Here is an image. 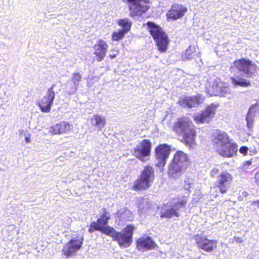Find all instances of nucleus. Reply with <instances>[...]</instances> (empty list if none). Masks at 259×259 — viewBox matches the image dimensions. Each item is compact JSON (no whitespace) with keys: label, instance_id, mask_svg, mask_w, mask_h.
I'll use <instances>...</instances> for the list:
<instances>
[{"label":"nucleus","instance_id":"nucleus-18","mask_svg":"<svg viewBox=\"0 0 259 259\" xmlns=\"http://www.w3.org/2000/svg\"><path fill=\"white\" fill-rule=\"evenodd\" d=\"M93 48L96 61H102L105 59L108 50V45L107 42L102 39H99Z\"/></svg>","mask_w":259,"mask_h":259},{"label":"nucleus","instance_id":"nucleus-32","mask_svg":"<svg viewBox=\"0 0 259 259\" xmlns=\"http://www.w3.org/2000/svg\"><path fill=\"white\" fill-rule=\"evenodd\" d=\"M126 34L124 30L119 29L117 31H114L111 34V39L113 41H119L123 39Z\"/></svg>","mask_w":259,"mask_h":259},{"label":"nucleus","instance_id":"nucleus-14","mask_svg":"<svg viewBox=\"0 0 259 259\" xmlns=\"http://www.w3.org/2000/svg\"><path fill=\"white\" fill-rule=\"evenodd\" d=\"M108 222V221L98 218L96 222H93L90 224L88 232L92 233L95 231H100L102 234L108 236L114 228L107 225Z\"/></svg>","mask_w":259,"mask_h":259},{"label":"nucleus","instance_id":"nucleus-7","mask_svg":"<svg viewBox=\"0 0 259 259\" xmlns=\"http://www.w3.org/2000/svg\"><path fill=\"white\" fill-rule=\"evenodd\" d=\"M152 144L149 139H143L133 148L132 155L140 161L145 162L149 159Z\"/></svg>","mask_w":259,"mask_h":259},{"label":"nucleus","instance_id":"nucleus-2","mask_svg":"<svg viewBox=\"0 0 259 259\" xmlns=\"http://www.w3.org/2000/svg\"><path fill=\"white\" fill-rule=\"evenodd\" d=\"M148 30L152 36L157 50L160 53L167 52L170 40L168 35L162 28L153 22L148 21L146 23Z\"/></svg>","mask_w":259,"mask_h":259},{"label":"nucleus","instance_id":"nucleus-19","mask_svg":"<svg viewBox=\"0 0 259 259\" xmlns=\"http://www.w3.org/2000/svg\"><path fill=\"white\" fill-rule=\"evenodd\" d=\"M216 152L221 156L230 158L235 155L237 152V145L230 140L227 144L215 149Z\"/></svg>","mask_w":259,"mask_h":259},{"label":"nucleus","instance_id":"nucleus-34","mask_svg":"<svg viewBox=\"0 0 259 259\" xmlns=\"http://www.w3.org/2000/svg\"><path fill=\"white\" fill-rule=\"evenodd\" d=\"M185 185L184 186V189L188 191L187 192V196L186 197H184V198H187L189 196L190 193V189L191 188V180L189 178H186L184 181Z\"/></svg>","mask_w":259,"mask_h":259},{"label":"nucleus","instance_id":"nucleus-20","mask_svg":"<svg viewBox=\"0 0 259 259\" xmlns=\"http://www.w3.org/2000/svg\"><path fill=\"white\" fill-rule=\"evenodd\" d=\"M187 202V198H184L182 200L178 201L174 205L167 209L163 213H161L160 217L161 218H171L173 217H179V209L182 207H185Z\"/></svg>","mask_w":259,"mask_h":259},{"label":"nucleus","instance_id":"nucleus-22","mask_svg":"<svg viewBox=\"0 0 259 259\" xmlns=\"http://www.w3.org/2000/svg\"><path fill=\"white\" fill-rule=\"evenodd\" d=\"M72 128L71 124L62 121L52 125L49 128V133L52 135H61L68 133Z\"/></svg>","mask_w":259,"mask_h":259},{"label":"nucleus","instance_id":"nucleus-31","mask_svg":"<svg viewBox=\"0 0 259 259\" xmlns=\"http://www.w3.org/2000/svg\"><path fill=\"white\" fill-rule=\"evenodd\" d=\"M196 55V49L195 46H190L183 56V60L192 59Z\"/></svg>","mask_w":259,"mask_h":259},{"label":"nucleus","instance_id":"nucleus-5","mask_svg":"<svg viewBox=\"0 0 259 259\" xmlns=\"http://www.w3.org/2000/svg\"><path fill=\"white\" fill-rule=\"evenodd\" d=\"M257 66L251 60L245 58L235 60L230 70L236 69L239 72L244 73L247 78L252 77L257 70Z\"/></svg>","mask_w":259,"mask_h":259},{"label":"nucleus","instance_id":"nucleus-29","mask_svg":"<svg viewBox=\"0 0 259 259\" xmlns=\"http://www.w3.org/2000/svg\"><path fill=\"white\" fill-rule=\"evenodd\" d=\"M231 80L233 85L235 87H248L251 85L250 82L242 77H239L238 79L234 77H231Z\"/></svg>","mask_w":259,"mask_h":259},{"label":"nucleus","instance_id":"nucleus-10","mask_svg":"<svg viewBox=\"0 0 259 259\" xmlns=\"http://www.w3.org/2000/svg\"><path fill=\"white\" fill-rule=\"evenodd\" d=\"M233 180L232 174L227 171H222L217 177L212 188L218 189L222 194H225L230 189Z\"/></svg>","mask_w":259,"mask_h":259},{"label":"nucleus","instance_id":"nucleus-13","mask_svg":"<svg viewBox=\"0 0 259 259\" xmlns=\"http://www.w3.org/2000/svg\"><path fill=\"white\" fill-rule=\"evenodd\" d=\"M83 236L76 239H71L65 244L62 249V254L66 258L71 256L81 247L83 241Z\"/></svg>","mask_w":259,"mask_h":259},{"label":"nucleus","instance_id":"nucleus-26","mask_svg":"<svg viewBox=\"0 0 259 259\" xmlns=\"http://www.w3.org/2000/svg\"><path fill=\"white\" fill-rule=\"evenodd\" d=\"M91 122L93 126L98 127L100 130L104 127L106 123L105 118L98 114L93 115Z\"/></svg>","mask_w":259,"mask_h":259},{"label":"nucleus","instance_id":"nucleus-8","mask_svg":"<svg viewBox=\"0 0 259 259\" xmlns=\"http://www.w3.org/2000/svg\"><path fill=\"white\" fill-rule=\"evenodd\" d=\"M206 89L210 96L223 97L230 92L229 85L227 83L222 82L219 78L209 81Z\"/></svg>","mask_w":259,"mask_h":259},{"label":"nucleus","instance_id":"nucleus-15","mask_svg":"<svg viewBox=\"0 0 259 259\" xmlns=\"http://www.w3.org/2000/svg\"><path fill=\"white\" fill-rule=\"evenodd\" d=\"M185 6L178 3L173 4L166 13L167 20H176L182 18L187 12Z\"/></svg>","mask_w":259,"mask_h":259},{"label":"nucleus","instance_id":"nucleus-21","mask_svg":"<svg viewBox=\"0 0 259 259\" xmlns=\"http://www.w3.org/2000/svg\"><path fill=\"white\" fill-rule=\"evenodd\" d=\"M203 99L200 94L193 96L185 97L181 99L179 103L181 106L191 108L197 106L203 102Z\"/></svg>","mask_w":259,"mask_h":259},{"label":"nucleus","instance_id":"nucleus-9","mask_svg":"<svg viewBox=\"0 0 259 259\" xmlns=\"http://www.w3.org/2000/svg\"><path fill=\"white\" fill-rule=\"evenodd\" d=\"M128 4L130 15L133 17L142 15L149 9V0H122Z\"/></svg>","mask_w":259,"mask_h":259},{"label":"nucleus","instance_id":"nucleus-42","mask_svg":"<svg viewBox=\"0 0 259 259\" xmlns=\"http://www.w3.org/2000/svg\"><path fill=\"white\" fill-rule=\"evenodd\" d=\"M253 204L256 205L257 206V207L259 208V200L254 201L253 202Z\"/></svg>","mask_w":259,"mask_h":259},{"label":"nucleus","instance_id":"nucleus-30","mask_svg":"<svg viewBox=\"0 0 259 259\" xmlns=\"http://www.w3.org/2000/svg\"><path fill=\"white\" fill-rule=\"evenodd\" d=\"M117 23L122 28L121 30H124L126 33L130 30L132 25V22L128 18L119 19Z\"/></svg>","mask_w":259,"mask_h":259},{"label":"nucleus","instance_id":"nucleus-11","mask_svg":"<svg viewBox=\"0 0 259 259\" xmlns=\"http://www.w3.org/2000/svg\"><path fill=\"white\" fill-rule=\"evenodd\" d=\"M197 248L206 252H212L217 248L218 241L215 240L209 239L207 236L201 234H196L193 236Z\"/></svg>","mask_w":259,"mask_h":259},{"label":"nucleus","instance_id":"nucleus-43","mask_svg":"<svg viewBox=\"0 0 259 259\" xmlns=\"http://www.w3.org/2000/svg\"><path fill=\"white\" fill-rule=\"evenodd\" d=\"M247 164H248V165H251V161H247Z\"/></svg>","mask_w":259,"mask_h":259},{"label":"nucleus","instance_id":"nucleus-37","mask_svg":"<svg viewBox=\"0 0 259 259\" xmlns=\"http://www.w3.org/2000/svg\"><path fill=\"white\" fill-rule=\"evenodd\" d=\"M254 181L255 184L259 188V169L255 173L254 176Z\"/></svg>","mask_w":259,"mask_h":259},{"label":"nucleus","instance_id":"nucleus-6","mask_svg":"<svg viewBox=\"0 0 259 259\" xmlns=\"http://www.w3.org/2000/svg\"><path fill=\"white\" fill-rule=\"evenodd\" d=\"M171 146L167 144H160L157 145L154 151V157L156 160L155 164L156 167L161 170L166 165L171 152Z\"/></svg>","mask_w":259,"mask_h":259},{"label":"nucleus","instance_id":"nucleus-41","mask_svg":"<svg viewBox=\"0 0 259 259\" xmlns=\"http://www.w3.org/2000/svg\"><path fill=\"white\" fill-rule=\"evenodd\" d=\"M31 135L30 134H28V136L25 137V141L27 143H29L31 142L30 140Z\"/></svg>","mask_w":259,"mask_h":259},{"label":"nucleus","instance_id":"nucleus-44","mask_svg":"<svg viewBox=\"0 0 259 259\" xmlns=\"http://www.w3.org/2000/svg\"><path fill=\"white\" fill-rule=\"evenodd\" d=\"M24 132V131H22L21 132H20L21 134H22V133Z\"/></svg>","mask_w":259,"mask_h":259},{"label":"nucleus","instance_id":"nucleus-1","mask_svg":"<svg viewBox=\"0 0 259 259\" xmlns=\"http://www.w3.org/2000/svg\"><path fill=\"white\" fill-rule=\"evenodd\" d=\"M171 128L176 135L182 137L181 142L186 146L193 148L196 145V127L189 118L185 116L179 117Z\"/></svg>","mask_w":259,"mask_h":259},{"label":"nucleus","instance_id":"nucleus-39","mask_svg":"<svg viewBox=\"0 0 259 259\" xmlns=\"http://www.w3.org/2000/svg\"><path fill=\"white\" fill-rule=\"evenodd\" d=\"M219 172V170L218 168L214 167L210 171V175L211 177H214L217 174H218Z\"/></svg>","mask_w":259,"mask_h":259},{"label":"nucleus","instance_id":"nucleus-12","mask_svg":"<svg viewBox=\"0 0 259 259\" xmlns=\"http://www.w3.org/2000/svg\"><path fill=\"white\" fill-rule=\"evenodd\" d=\"M218 105L214 104L206 107L197 115L194 117V120L197 124L208 123L214 117Z\"/></svg>","mask_w":259,"mask_h":259},{"label":"nucleus","instance_id":"nucleus-23","mask_svg":"<svg viewBox=\"0 0 259 259\" xmlns=\"http://www.w3.org/2000/svg\"><path fill=\"white\" fill-rule=\"evenodd\" d=\"M187 168V166L180 165L171 160L168 165L167 175L170 178H178Z\"/></svg>","mask_w":259,"mask_h":259},{"label":"nucleus","instance_id":"nucleus-38","mask_svg":"<svg viewBox=\"0 0 259 259\" xmlns=\"http://www.w3.org/2000/svg\"><path fill=\"white\" fill-rule=\"evenodd\" d=\"M248 148L246 146H242L240 147L239 149L240 152L243 154L244 155H246L248 152Z\"/></svg>","mask_w":259,"mask_h":259},{"label":"nucleus","instance_id":"nucleus-28","mask_svg":"<svg viewBox=\"0 0 259 259\" xmlns=\"http://www.w3.org/2000/svg\"><path fill=\"white\" fill-rule=\"evenodd\" d=\"M131 214V211L128 210L126 207H124L117 210L114 215L115 218L119 222H121L124 220L129 221V215Z\"/></svg>","mask_w":259,"mask_h":259},{"label":"nucleus","instance_id":"nucleus-16","mask_svg":"<svg viewBox=\"0 0 259 259\" xmlns=\"http://www.w3.org/2000/svg\"><path fill=\"white\" fill-rule=\"evenodd\" d=\"M157 246V244L149 236H143L136 240V248L140 252L151 250Z\"/></svg>","mask_w":259,"mask_h":259},{"label":"nucleus","instance_id":"nucleus-25","mask_svg":"<svg viewBox=\"0 0 259 259\" xmlns=\"http://www.w3.org/2000/svg\"><path fill=\"white\" fill-rule=\"evenodd\" d=\"M171 161L180 165L187 167L190 163L188 155L181 150H178L175 153Z\"/></svg>","mask_w":259,"mask_h":259},{"label":"nucleus","instance_id":"nucleus-35","mask_svg":"<svg viewBox=\"0 0 259 259\" xmlns=\"http://www.w3.org/2000/svg\"><path fill=\"white\" fill-rule=\"evenodd\" d=\"M99 219L102 220L103 219L108 222L110 220V215L106 208H103L102 209V212H101Z\"/></svg>","mask_w":259,"mask_h":259},{"label":"nucleus","instance_id":"nucleus-17","mask_svg":"<svg viewBox=\"0 0 259 259\" xmlns=\"http://www.w3.org/2000/svg\"><path fill=\"white\" fill-rule=\"evenodd\" d=\"M55 86L56 85L55 84H53L51 87L48 89L47 95L45 96L39 102L38 106L42 112H50L51 107L53 104L55 97V93L54 90V88Z\"/></svg>","mask_w":259,"mask_h":259},{"label":"nucleus","instance_id":"nucleus-24","mask_svg":"<svg viewBox=\"0 0 259 259\" xmlns=\"http://www.w3.org/2000/svg\"><path fill=\"white\" fill-rule=\"evenodd\" d=\"M212 141L213 145L215 146V149L219 147L222 146L230 141V139L228 135L225 132H222L218 131L212 134Z\"/></svg>","mask_w":259,"mask_h":259},{"label":"nucleus","instance_id":"nucleus-27","mask_svg":"<svg viewBox=\"0 0 259 259\" xmlns=\"http://www.w3.org/2000/svg\"><path fill=\"white\" fill-rule=\"evenodd\" d=\"M82 76L79 72H74L71 77V81L73 83L74 86L71 88L70 91L68 92V95L74 94L77 90L79 83L81 81Z\"/></svg>","mask_w":259,"mask_h":259},{"label":"nucleus","instance_id":"nucleus-36","mask_svg":"<svg viewBox=\"0 0 259 259\" xmlns=\"http://www.w3.org/2000/svg\"><path fill=\"white\" fill-rule=\"evenodd\" d=\"M111 52H112V54H109L108 57L110 59H113L116 58L119 54V51L118 50L115 49H111Z\"/></svg>","mask_w":259,"mask_h":259},{"label":"nucleus","instance_id":"nucleus-40","mask_svg":"<svg viewBox=\"0 0 259 259\" xmlns=\"http://www.w3.org/2000/svg\"><path fill=\"white\" fill-rule=\"evenodd\" d=\"M233 239L237 242L241 243L242 242V238L238 236H235Z\"/></svg>","mask_w":259,"mask_h":259},{"label":"nucleus","instance_id":"nucleus-33","mask_svg":"<svg viewBox=\"0 0 259 259\" xmlns=\"http://www.w3.org/2000/svg\"><path fill=\"white\" fill-rule=\"evenodd\" d=\"M250 110V109L248 111L246 115V120L247 127L251 130L253 126L255 115L254 114L251 113Z\"/></svg>","mask_w":259,"mask_h":259},{"label":"nucleus","instance_id":"nucleus-4","mask_svg":"<svg viewBox=\"0 0 259 259\" xmlns=\"http://www.w3.org/2000/svg\"><path fill=\"white\" fill-rule=\"evenodd\" d=\"M136 227L134 225L126 226L122 232L117 231L114 228L108 236L111 237L113 240L116 241L121 247H128L133 242L134 232Z\"/></svg>","mask_w":259,"mask_h":259},{"label":"nucleus","instance_id":"nucleus-3","mask_svg":"<svg viewBox=\"0 0 259 259\" xmlns=\"http://www.w3.org/2000/svg\"><path fill=\"white\" fill-rule=\"evenodd\" d=\"M155 177L153 166L149 164L145 165L138 178L133 182L132 189L136 192L148 189L154 181Z\"/></svg>","mask_w":259,"mask_h":259}]
</instances>
